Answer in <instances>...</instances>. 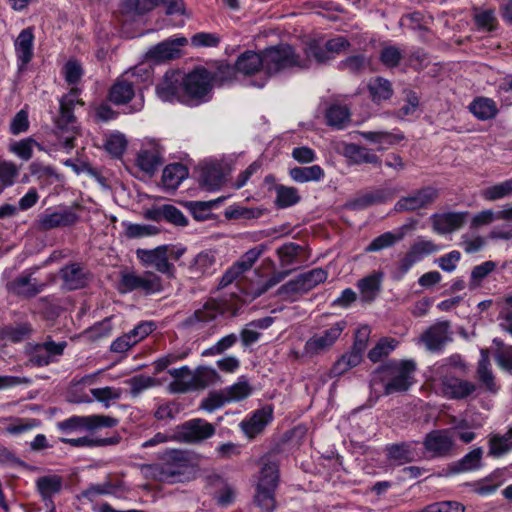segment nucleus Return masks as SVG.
Listing matches in <instances>:
<instances>
[{"label":"nucleus","mask_w":512,"mask_h":512,"mask_svg":"<svg viewBox=\"0 0 512 512\" xmlns=\"http://www.w3.org/2000/svg\"><path fill=\"white\" fill-rule=\"evenodd\" d=\"M416 364L413 360H391L377 367L370 375L371 397L407 391L413 384Z\"/></svg>","instance_id":"1"},{"label":"nucleus","mask_w":512,"mask_h":512,"mask_svg":"<svg viewBox=\"0 0 512 512\" xmlns=\"http://www.w3.org/2000/svg\"><path fill=\"white\" fill-rule=\"evenodd\" d=\"M265 76L251 79L249 85L258 89L263 88L268 79L279 73L294 68L308 69L307 61L297 53L296 49L287 43L270 46L264 50Z\"/></svg>","instance_id":"2"},{"label":"nucleus","mask_w":512,"mask_h":512,"mask_svg":"<svg viewBox=\"0 0 512 512\" xmlns=\"http://www.w3.org/2000/svg\"><path fill=\"white\" fill-rule=\"evenodd\" d=\"M241 307L242 304L238 297L210 298L202 307L183 320L182 327L191 331L203 330L207 324L215 321L220 315L229 317L237 315Z\"/></svg>","instance_id":"3"},{"label":"nucleus","mask_w":512,"mask_h":512,"mask_svg":"<svg viewBox=\"0 0 512 512\" xmlns=\"http://www.w3.org/2000/svg\"><path fill=\"white\" fill-rule=\"evenodd\" d=\"M182 104L197 107L207 103L213 95V75L205 67L199 66L189 73L183 72Z\"/></svg>","instance_id":"4"},{"label":"nucleus","mask_w":512,"mask_h":512,"mask_svg":"<svg viewBox=\"0 0 512 512\" xmlns=\"http://www.w3.org/2000/svg\"><path fill=\"white\" fill-rule=\"evenodd\" d=\"M191 466L188 451L180 449L165 450L158 455V462L148 465L154 479L161 482H175L183 476Z\"/></svg>","instance_id":"5"},{"label":"nucleus","mask_w":512,"mask_h":512,"mask_svg":"<svg viewBox=\"0 0 512 512\" xmlns=\"http://www.w3.org/2000/svg\"><path fill=\"white\" fill-rule=\"evenodd\" d=\"M76 104L83 105L78 99V89H71L60 99L59 116L56 119V134L62 140V147L70 151L75 147V138L77 134V120L74 115Z\"/></svg>","instance_id":"6"},{"label":"nucleus","mask_w":512,"mask_h":512,"mask_svg":"<svg viewBox=\"0 0 512 512\" xmlns=\"http://www.w3.org/2000/svg\"><path fill=\"white\" fill-rule=\"evenodd\" d=\"M118 290L122 294L138 290L151 295L163 290L162 279L152 271H145L142 275L127 272L121 275Z\"/></svg>","instance_id":"7"},{"label":"nucleus","mask_w":512,"mask_h":512,"mask_svg":"<svg viewBox=\"0 0 512 512\" xmlns=\"http://www.w3.org/2000/svg\"><path fill=\"white\" fill-rule=\"evenodd\" d=\"M216 432L215 426L202 418H193L178 425L174 431V439L181 443L198 444Z\"/></svg>","instance_id":"8"},{"label":"nucleus","mask_w":512,"mask_h":512,"mask_svg":"<svg viewBox=\"0 0 512 512\" xmlns=\"http://www.w3.org/2000/svg\"><path fill=\"white\" fill-rule=\"evenodd\" d=\"M119 420L109 415H88V416H71L57 423L60 431L70 433L80 430L95 431L100 428H113L117 426Z\"/></svg>","instance_id":"9"},{"label":"nucleus","mask_w":512,"mask_h":512,"mask_svg":"<svg viewBox=\"0 0 512 512\" xmlns=\"http://www.w3.org/2000/svg\"><path fill=\"white\" fill-rule=\"evenodd\" d=\"M423 446L431 458H446L453 455L455 441L449 429H436L425 435Z\"/></svg>","instance_id":"10"},{"label":"nucleus","mask_w":512,"mask_h":512,"mask_svg":"<svg viewBox=\"0 0 512 512\" xmlns=\"http://www.w3.org/2000/svg\"><path fill=\"white\" fill-rule=\"evenodd\" d=\"M328 274L322 268H314L308 272L298 275L296 278L286 282L278 289V294L306 293L320 283L326 281Z\"/></svg>","instance_id":"11"},{"label":"nucleus","mask_w":512,"mask_h":512,"mask_svg":"<svg viewBox=\"0 0 512 512\" xmlns=\"http://www.w3.org/2000/svg\"><path fill=\"white\" fill-rule=\"evenodd\" d=\"M438 190L432 186H425L401 197L394 205L396 212H412L426 209L438 198Z\"/></svg>","instance_id":"12"},{"label":"nucleus","mask_w":512,"mask_h":512,"mask_svg":"<svg viewBox=\"0 0 512 512\" xmlns=\"http://www.w3.org/2000/svg\"><path fill=\"white\" fill-rule=\"evenodd\" d=\"M346 327L345 321H339L321 333L310 337L304 345V353L313 357L328 350L342 334Z\"/></svg>","instance_id":"13"},{"label":"nucleus","mask_w":512,"mask_h":512,"mask_svg":"<svg viewBox=\"0 0 512 512\" xmlns=\"http://www.w3.org/2000/svg\"><path fill=\"white\" fill-rule=\"evenodd\" d=\"M183 72L168 70L156 85V95L163 102H178L182 104Z\"/></svg>","instance_id":"14"},{"label":"nucleus","mask_w":512,"mask_h":512,"mask_svg":"<svg viewBox=\"0 0 512 512\" xmlns=\"http://www.w3.org/2000/svg\"><path fill=\"white\" fill-rule=\"evenodd\" d=\"M136 255L144 266H152L168 278L175 277V267L168 261V246L161 245L154 249H137Z\"/></svg>","instance_id":"15"},{"label":"nucleus","mask_w":512,"mask_h":512,"mask_svg":"<svg viewBox=\"0 0 512 512\" xmlns=\"http://www.w3.org/2000/svg\"><path fill=\"white\" fill-rule=\"evenodd\" d=\"M79 216L71 207H59L56 210L47 209L39 215L38 228L42 231H48L61 227H69L76 224Z\"/></svg>","instance_id":"16"},{"label":"nucleus","mask_w":512,"mask_h":512,"mask_svg":"<svg viewBox=\"0 0 512 512\" xmlns=\"http://www.w3.org/2000/svg\"><path fill=\"white\" fill-rule=\"evenodd\" d=\"M450 322L447 320L437 321L428 327L421 335V341L431 352H439L450 338Z\"/></svg>","instance_id":"17"},{"label":"nucleus","mask_w":512,"mask_h":512,"mask_svg":"<svg viewBox=\"0 0 512 512\" xmlns=\"http://www.w3.org/2000/svg\"><path fill=\"white\" fill-rule=\"evenodd\" d=\"M188 43L186 37L168 38L153 47L147 53L149 59L156 62L178 59L182 56L181 47Z\"/></svg>","instance_id":"18"},{"label":"nucleus","mask_w":512,"mask_h":512,"mask_svg":"<svg viewBox=\"0 0 512 512\" xmlns=\"http://www.w3.org/2000/svg\"><path fill=\"white\" fill-rule=\"evenodd\" d=\"M235 64L238 73H241L244 76L252 77L258 73H260V75L256 79H258L260 76H265L263 50L260 52L246 50L237 57ZM251 79L252 78H250L248 81ZM247 85L250 86L249 82H247Z\"/></svg>","instance_id":"19"},{"label":"nucleus","mask_w":512,"mask_h":512,"mask_svg":"<svg viewBox=\"0 0 512 512\" xmlns=\"http://www.w3.org/2000/svg\"><path fill=\"white\" fill-rule=\"evenodd\" d=\"M32 275L33 271H23L19 276L7 283V289L17 296L25 298L35 297L44 290L45 284L33 278Z\"/></svg>","instance_id":"20"},{"label":"nucleus","mask_w":512,"mask_h":512,"mask_svg":"<svg viewBox=\"0 0 512 512\" xmlns=\"http://www.w3.org/2000/svg\"><path fill=\"white\" fill-rule=\"evenodd\" d=\"M220 378L217 371L208 366L198 367L195 373L192 374L191 379L187 381H178L176 390L178 392H186L189 390L204 389L209 385L215 383Z\"/></svg>","instance_id":"21"},{"label":"nucleus","mask_w":512,"mask_h":512,"mask_svg":"<svg viewBox=\"0 0 512 512\" xmlns=\"http://www.w3.org/2000/svg\"><path fill=\"white\" fill-rule=\"evenodd\" d=\"M468 215L467 211L435 213L430 217L432 228L438 234L451 233L465 224Z\"/></svg>","instance_id":"22"},{"label":"nucleus","mask_w":512,"mask_h":512,"mask_svg":"<svg viewBox=\"0 0 512 512\" xmlns=\"http://www.w3.org/2000/svg\"><path fill=\"white\" fill-rule=\"evenodd\" d=\"M14 48L17 57L19 70H24L33 58L34 49V28L23 29L14 41Z\"/></svg>","instance_id":"23"},{"label":"nucleus","mask_w":512,"mask_h":512,"mask_svg":"<svg viewBox=\"0 0 512 512\" xmlns=\"http://www.w3.org/2000/svg\"><path fill=\"white\" fill-rule=\"evenodd\" d=\"M342 154L352 165L372 164L380 167L382 164L381 158L371 149L355 143H345Z\"/></svg>","instance_id":"24"},{"label":"nucleus","mask_w":512,"mask_h":512,"mask_svg":"<svg viewBox=\"0 0 512 512\" xmlns=\"http://www.w3.org/2000/svg\"><path fill=\"white\" fill-rule=\"evenodd\" d=\"M272 418V409L270 407L262 408L256 410L249 418L242 420L239 426L249 439H254L264 431Z\"/></svg>","instance_id":"25"},{"label":"nucleus","mask_w":512,"mask_h":512,"mask_svg":"<svg viewBox=\"0 0 512 512\" xmlns=\"http://www.w3.org/2000/svg\"><path fill=\"white\" fill-rule=\"evenodd\" d=\"M417 441L394 443L386 446V455L395 465L411 463L419 458Z\"/></svg>","instance_id":"26"},{"label":"nucleus","mask_w":512,"mask_h":512,"mask_svg":"<svg viewBox=\"0 0 512 512\" xmlns=\"http://www.w3.org/2000/svg\"><path fill=\"white\" fill-rule=\"evenodd\" d=\"M384 273L382 271H373L371 274L359 279L356 287L360 293L362 303H372L382 290Z\"/></svg>","instance_id":"27"},{"label":"nucleus","mask_w":512,"mask_h":512,"mask_svg":"<svg viewBox=\"0 0 512 512\" xmlns=\"http://www.w3.org/2000/svg\"><path fill=\"white\" fill-rule=\"evenodd\" d=\"M394 196L390 188H378L365 192L350 202V207L355 210H363L370 206L383 204Z\"/></svg>","instance_id":"28"},{"label":"nucleus","mask_w":512,"mask_h":512,"mask_svg":"<svg viewBox=\"0 0 512 512\" xmlns=\"http://www.w3.org/2000/svg\"><path fill=\"white\" fill-rule=\"evenodd\" d=\"M139 169L152 176L163 164L162 151L157 146H152L139 151L136 159Z\"/></svg>","instance_id":"29"},{"label":"nucleus","mask_w":512,"mask_h":512,"mask_svg":"<svg viewBox=\"0 0 512 512\" xmlns=\"http://www.w3.org/2000/svg\"><path fill=\"white\" fill-rule=\"evenodd\" d=\"M444 394L450 399H464L471 395L476 386L470 381L456 377H445L442 380Z\"/></svg>","instance_id":"30"},{"label":"nucleus","mask_w":512,"mask_h":512,"mask_svg":"<svg viewBox=\"0 0 512 512\" xmlns=\"http://www.w3.org/2000/svg\"><path fill=\"white\" fill-rule=\"evenodd\" d=\"M325 120L329 127L342 130L351 121L350 108L345 104L332 103L325 110Z\"/></svg>","instance_id":"31"},{"label":"nucleus","mask_w":512,"mask_h":512,"mask_svg":"<svg viewBox=\"0 0 512 512\" xmlns=\"http://www.w3.org/2000/svg\"><path fill=\"white\" fill-rule=\"evenodd\" d=\"M134 95L133 83L126 79L125 76H121L109 89L108 99L115 105H123L130 102Z\"/></svg>","instance_id":"32"},{"label":"nucleus","mask_w":512,"mask_h":512,"mask_svg":"<svg viewBox=\"0 0 512 512\" xmlns=\"http://www.w3.org/2000/svg\"><path fill=\"white\" fill-rule=\"evenodd\" d=\"M483 448L476 447L465 454L461 459L449 465L450 472L453 474L470 472L482 467Z\"/></svg>","instance_id":"33"},{"label":"nucleus","mask_w":512,"mask_h":512,"mask_svg":"<svg viewBox=\"0 0 512 512\" xmlns=\"http://www.w3.org/2000/svg\"><path fill=\"white\" fill-rule=\"evenodd\" d=\"M60 276L64 286L68 290H77L86 286L88 279L83 268L77 264H69L60 270Z\"/></svg>","instance_id":"34"},{"label":"nucleus","mask_w":512,"mask_h":512,"mask_svg":"<svg viewBox=\"0 0 512 512\" xmlns=\"http://www.w3.org/2000/svg\"><path fill=\"white\" fill-rule=\"evenodd\" d=\"M36 488L43 501H50L53 506L52 498L59 494L63 488V479L59 475H46L36 480Z\"/></svg>","instance_id":"35"},{"label":"nucleus","mask_w":512,"mask_h":512,"mask_svg":"<svg viewBox=\"0 0 512 512\" xmlns=\"http://www.w3.org/2000/svg\"><path fill=\"white\" fill-rule=\"evenodd\" d=\"M188 174L187 167L181 163L167 165L162 173L163 187L167 190H176Z\"/></svg>","instance_id":"36"},{"label":"nucleus","mask_w":512,"mask_h":512,"mask_svg":"<svg viewBox=\"0 0 512 512\" xmlns=\"http://www.w3.org/2000/svg\"><path fill=\"white\" fill-rule=\"evenodd\" d=\"M488 455L499 458L512 451V427L504 434H491L488 440Z\"/></svg>","instance_id":"37"},{"label":"nucleus","mask_w":512,"mask_h":512,"mask_svg":"<svg viewBox=\"0 0 512 512\" xmlns=\"http://www.w3.org/2000/svg\"><path fill=\"white\" fill-rule=\"evenodd\" d=\"M470 112L481 121L490 120L498 114L496 102L487 97H477L469 104Z\"/></svg>","instance_id":"38"},{"label":"nucleus","mask_w":512,"mask_h":512,"mask_svg":"<svg viewBox=\"0 0 512 512\" xmlns=\"http://www.w3.org/2000/svg\"><path fill=\"white\" fill-rule=\"evenodd\" d=\"M279 483V464L270 458L262 459L259 480L256 486L277 489Z\"/></svg>","instance_id":"39"},{"label":"nucleus","mask_w":512,"mask_h":512,"mask_svg":"<svg viewBox=\"0 0 512 512\" xmlns=\"http://www.w3.org/2000/svg\"><path fill=\"white\" fill-rule=\"evenodd\" d=\"M289 176L297 183L319 182L324 179L325 171L320 165L297 166L289 170Z\"/></svg>","instance_id":"40"},{"label":"nucleus","mask_w":512,"mask_h":512,"mask_svg":"<svg viewBox=\"0 0 512 512\" xmlns=\"http://www.w3.org/2000/svg\"><path fill=\"white\" fill-rule=\"evenodd\" d=\"M0 422H9L5 427V432L14 436L29 432L41 425V421L36 418L6 417L1 418Z\"/></svg>","instance_id":"41"},{"label":"nucleus","mask_w":512,"mask_h":512,"mask_svg":"<svg viewBox=\"0 0 512 512\" xmlns=\"http://www.w3.org/2000/svg\"><path fill=\"white\" fill-rule=\"evenodd\" d=\"M367 88L372 101L377 104L390 99L393 95L391 82L380 76L371 79Z\"/></svg>","instance_id":"42"},{"label":"nucleus","mask_w":512,"mask_h":512,"mask_svg":"<svg viewBox=\"0 0 512 512\" xmlns=\"http://www.w3.org/2000/svg\"><path fill=\"white\" fill-rule=\"evenodd\" d=\"M224 182L223 169L216 164L203 167L201 172V185L209 191L218 190Z\"/></svg>","instance_id":"43"},{"label":"nucleus","mask_w":512,"mask_h":512,"mask_svg":"<svg viewBox=\"0 0 512 512\" xmlns=\"http://www.w3.org/2000/svg\"><path fill=\"white\" fill-rule=\"evenodd\" d=\"M222 391L228 403L239 402L251 395L252 387L245 376H240L236 383L222 389Z\"/></svg>","instance_id":"44"},{"label":"nucleus","mask_w":512,"mask_h":512,"mask_svg":"<svg viewBox=\"0 0 512 512\" xmlns=\"http://www.w3.org/2000/svg\"><path fill=\"white\" fill-rule=\"evenodd\" d=\"M215 262V256L211 251H202L194 258L189 270L197 276L212 274L215 271Z\"/></svg>","instance_id":"45"},{"label":"nucleus","mask_w":512,"mask_h":512,"mask_svg":"<svg viewBox=\"0 0 512 512\" xmlns=\"http://www.w3.org/2000/svg\"><path fill=\"white\" fill-rule=\"evenodd\" d=\"M274 190L276 198L274 204L279 209H284L297 204L300 201V195L295 187H288L282 184H275Z\"/></svg>","instance_id":"46"},{"label":"nucleus","mask_w":512,"mask_h":512,"mask_svg":"<svg viewBox=\"0 0 512 512\" xmlns=\"http://www.w3.org/2000/svg\"><path fill=\"white\" fill-rule=\"evenodd\" d=\"M33 332L32 325L28 322L15 326H5L0 330V338L14 343L28 339Z\"/></svg>","instance_id":"47"},{"label":"nucleus","mask_w":512,"mask_h":512,"mask_svg":"<svg viewBox=\"0 0 512 512\" xmlns=\"http://www.w3.org/2000/svg\"><path fill=\"white\" fill-rule=\"evenodd\" d=\"M275 489L256 486L254 503L261 512H274L276 508Z\"/></svg>","instance_id":"48"},{"label":"nucleus","mask_w":512,"mask_h":512,"mask_svg":"<svg viewBox=\"0 0 512 512\" xmlns=\"http://www.w3.org/2000/svg\"><path fill=\"white\" fill-rule=\"evenodd\" d=\"M304 53L306 58H303V60L307 61L308 68L310 67L311 59L315 60L318 64H325L333 58V55L329 54L326 46L320 45L316 40L307 43Z\"/></svg>","instance_id":"49"},{"label":"nucleus","mask_w":512,"mask_h":512,"mask_svg":"<svg viewBox=\"0 0 512 512\" xmlns=\"http://www.w3.org/2000/svg\"><path fill=\"white\" fill-rule=\"evenodd\" d=\"M439 250L440 246L436 245L433 241L420 239L414 242L406 253L418 263Z\"/></svg>","instance_id":"50"},{"label":"nucleus","mask_w":512,"mask_h":512,"mask_svg":"<svg viewBox=\"0 0 512 512\" xmlns=\"http://www.w3.org/2000/svg\"><path fill=\"white\" fill-rule=\"evenodd\" d=\"M403 234H395L393 232H385L374 238L370 244L365 248L366 253L379 252L381 250L394 246L397 242L401 241Z\"/></svg>","instance_id":"51"},{"label":"nucleus","mask_w":512,"mask_h":512,"mask_svg":"<svg viewBox=\"0 0 512 512\" xmlns=\"http://www.w3.org/2000/svg\"><path fill=\"white\" fill-rule=\"evenodd\" d=\"M477 375L479 381L492 393L497 392L495 378L490 368L488 356L482 353V357L478 362Z\"/></svg>","instance_id":"52"},{"label":"nucleus","mask_w":512,"mask_h":512,"mask_svg":"<svg viewBox=\"0 0 512 512\" xmlns=\"http://www.w3.org/2000/svg\"><path fill=\"white\" fill-rule=\"evenodd\" d=\"M512 194V178L481 191V197L487 201H496Z\"/></svg>","instance_id":"53"},{"label":"nucleus","mask_w":512,"mask_h":512,"mask_svg":"<svg viewBox=\"0 0 512 512\" xmlns=\"http://www.w3.org/2000/svg\"><path fill=\"white\" fill-rule=\"evenodd\" d=\"M497 267V263L491 260L485 261L476 265L471 270L469 288L474 289L479 287L483 280L492 273Z\"/></svg>","instance_id":"54"},{"label":"nucleus","mask_w":512,"mask_h":512,"mask_svg":"<svg viewBox=\"0 0 512 512\" xmlns=\"http://www.w3.org/2000/svg\"><path fill=\"white\" fill-rule=\"evenodd\" d=\"M158 6V0H123L122 11L129 15H143Z\"/></svg>","instance_id":"55"},{"label":"nucleus","mask_w":512,"mask_h":512,"mask_svg":"<svg viewBox=\"0 0 512 512\" xmlns=\"http://www.w3.org/2000/svg\"><path fill=\"white\" fill-rule=\"evenodd\" d=\"M303 247L297 243L289 242L277 249L281 267H287L296 263Z\"/></svg>","instance_id":"56"},{"label":"nucleus","mask_w":512,"mask_h":512,"mask_svg":"<svg viewBox=\"0 0 512 512\" xmlns=\"http://www.w3.org/2000/svg\"><path fill=\"white\" fill-rule=\"evenodd\" d=\"M239 340V337L235 333H230L222 338H220L214 345L203 350L202 356H215L221 355L225 353L227 350L232 348Z\"/></svg>","instance_id":"57"},{"label":"nucleus","mask_w":512,"mask_h":512,"mask_svg":"<svg viewBox=\"0 0 512 512\" xmlns=\"http://www.w3.org/2000/svg\"><path fill=\"white\" fill-rule=\"evenodd\" d=\"M92 396L101 402L106 408L110 406L111 401H115L121 398L123 391L121 388L106 386L101 388L91 389Z\"/></svg>","instance_id":"58"},{"label":"nucleus","mask_w":512,"mask_h":512,"mask_svg":"<svg viewBox=\"0 0 512 512\" xmlns=\"http://www.w3.org/2000/svg\"><path fill=\"white\" fill-rule=\"evenodd\" d=\"M403 58L402 51L394 45L384 46L379 54L380 62L387 68L397 67Z\"/></svg>","instance_id":"59"},{"label":"nucleus","mask_w":512,"mask_h":512,"mask_svg":"<svg viewBox=\"0 0 512 512\" xmlns=\"http://www.w3.org/2000/svg\"><path fill=\"white\" fill-rule=\"evenodd\" d=\"M397 341L394 339L382 338L379 342L369 351L368 358L373 362H379L383 357L387 356L395 349Z\"/></svg>","instance_id":"60"},{"label":"nucleus","mask_w":512,"mask_h":512,"mask_svg":"<svg viewBox=\"0 0 512 512\" xmlns=\"http://www.w3.org/2000/svg\"><path fill=\"white\" fill-rule=\"evenodd\" d=\"M34 146L38 147V149L40 150H43L42 146L39 143H37L31 137H28L16 142L11 147V150L22 160L28 161L32 158Z\"/></svg>","instance_id":"61"},{"label":"nucleus","mask_w":512,"mask_h":512,"mask_svg":"<svg viewBox=\"0 0 512 512\" xmlns=\"http://www.w3.org/2000/svg\"><path fill=\"white\" fill-rule=\"evenodd\" d=\"M126 383L130 386L131 395L136 397L144 390L152 387L155 384V379L150 376L140 374L126 380Z\"/></svg>","instance_id":"62"},{"label":"nucleus","mask_w":512,"mask_h":512,"mask_svg":"<svg viewBox=\"0 0 512 512\" xmlns=\"http://www.w3.org/2000/svg\"><path fill=\"white\" fill-rule=\"evenodd\" d=\"M159 229L153 225L129 223L125 229V235L129 239L142 238L158 234Z\"/></svg>","instance_id":"63"},{"label":"nucleus","mask_w":512,"mask_h":512,"mask_svg":"<svg viewBox=\"0 0 512 512\" xmlns=\"http://www.w3.org/2000/svg\"><path fill=\"white\" fill-rule=\"evenodd\" d=\"M367 66L366 57L362 54L347 57L339 63V69L350 73H359Z\"/></svg>","instance_id":"64"}]
</instances>
